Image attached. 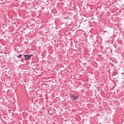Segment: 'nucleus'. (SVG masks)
<instances>
[{"label":"nucleus","instance_id":"f257e3e1","mask_svg":"<svg viewBox=\"0 0 124 124\" xmlns=\"http://www.w3.org/2000/svg\"><path fill=\"white\" fill-rule=\"evenodd\" d=\"M33 56V54L23 55V57H24L25 61H28V60H30V59H31V57H32Z\"/></svg>","mask_w":124,"mask_h":124},{"label":"nucleus","instance_id":"f03ea898","mask_svg":"<svg viewBox=\"0 0 124 124\" xmlns=\"http://www.w3.org/2000/svg\"><path fill=\"white\" fill-rule=\"evenodd\" d=\"M78 97L77 95H75V96H73V97H71V99H73V100H76V99H77V98H78Z\"/></svg>","mask_w":124,"mask_h":124},{"label":"nucleus","instance_id":"7ed1b4c3","mask_svg":"<svg viewBox=\"0 0 124 124\" xmlns=\"http://www.w3.org/2000/svg\"><path fill=\"white\" fill-rule=\"evenodd\" d=\"M75 94L74 93H72L70 95V97L71 98V97L75 96Z\"/></svg>","mask_w":124,"mask_h":124},{"label":"nucleus","instance_id":"20e7f679","mask_svg":"<svg viewBox=\"0 0 124 124\" xmlns=\"http://www.w3.org/2000/svg\"><path fill=\"white\" fill-rule=\"evenodd\" d=\"M22 56H23V55L20 54L17 56V58H18V59H21V58H22Z\"/></svg>","mask_w":124,"mask_h":124},{"label":"nucleus","instance_id":"39448f33","mask_svg":"<svg viewBox=\"0 0 124 124\" xmlns=\"http://www.w3.org/2000/svg\"><path fill=\"white\" fill-rule=\"evenodd\" d=\"M25 61H26V60H25V58L24 59V58H23L21 60V62H25Z\"/></svg>","mask_w":124,"mask_h":124}]
</instances>
